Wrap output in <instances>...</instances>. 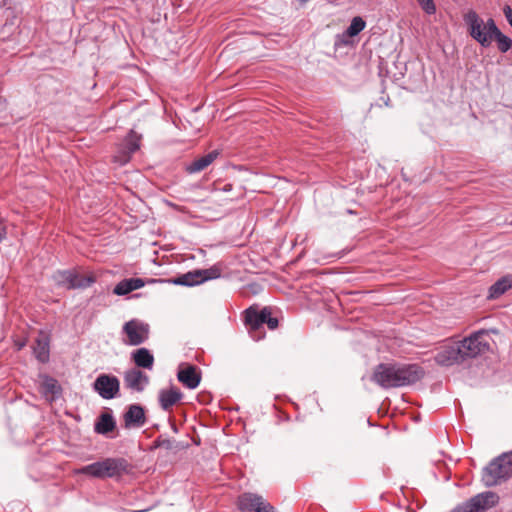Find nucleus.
<instances>
[{
    "instance_id": "f257e3e1",
    "label": "nucleus",
    "mask_w": 512,
    "mask_h": 512,
    "mask_svg": "<svg viewBox=\"0 0 512 512\" xmlns=\"http://www.w3.org/2000/svg\"><path fill=\"white\" fill-rule=\"evenodd\" d=\"M463 20L468 27L470 36L482 47H489L493 36L501 32L492 18L484 23L474 10H469L464 15Z\"/></svg>"
},
{
    "instance_id": "f03ea898",
    "label": "nucleus",
    "mask_w": 512,
    "mask_h": 512,
    "mask_svg": "<svg viewBox=\"0 0 512 512\" xmlns=\"http://www.w3.org/2000/svg\"><path fill=\"white\" fill-rule=\"evenodd\" d=\"M512 477V451L494 458L482 470V482L486 487H494Z\"/></svg>"
},
{
    "instance_id": "7ed1b4c3",
    "label": "nucleus",
    "mask_w": 512,
    "mask_h": 512,
    "mask_svg": "<svg viewBox=\"0 0 512 512\" xmlns=\"http://www.w3.org/2000/svg\"><path fill=\"white\" fill-rule=\"evenodd\" d=\"M127 462L122 458H105L79 469V473L95 478H112L126 472Z\"/></svg>"
},
{
    "instance_id": "20e7f679",
    "label": "nucleus",
    "mask_w": 512,
    "mask_h": 512,
    "mask_svg": "<svg viewBox=\"0 0 512 512\" xmlns=\"http://www.w3.org/2000/svg\"><path fill=\"white\" fill-rule=\"evenodd\" d=\"M487 332L479 330L464 338L462 341L456 342L460 348V355L463 362L467 359L476 358L480 354L489 349V343L485 340Z\"/></svg>"
},
{
    "instance_id": "39448f33",
    "label": "nucleus",
    "mask_w": 512,
    "mask_h": 512,
    "mask_svg": "<svg viewBox=\"0 0 512 512\" xmlns=\"http://www.w3.org/2000/svg\"><path fill=\"white\" fill-rule=\"evenodd\" d=\"M498 502L499 496L497 493L485 491L457 505L451 512H485L495 507Z\"/></svg>"
},
{
    "instance_id": "423d86ee",
    "label": "nucleus",
    "mask_w": 512,
    "mask_h": 512,
    "mask_svg": "<svg viewBox=\"0 0 512 512\" xmlns=\"http://www.w3.org/2000/svg\"><path fill=\"white\" fill-rule=\"evenodd\" d=\"M221 276V269L214 265L208 269H196L189 271L185 274L179 275L173 279L171 282L175 285L181 286H195L204 283L208 280L217 279Z\"/></svg>"
},
{
    "instance_id": "0eeeda50",
    "label": "nucleus",
    "mask_w": 512,
    "mask_h": 512,
    "mask_svg": "<svg viewBox=\"0 0 512 512\" xmlns=\"http://www.w3.org/2000/svg\"><path fill=\"white\" fill-rule=\"evenodd\" d=\"M142 136L130 130L123 142L118 146L113 161L120 166L127 164L131 156L140 148Z\"/></svg>"
},
{
    "instance_id": "6e6552de",
    "label": "nucleus",
    "mask_w": 512,
    "mask_h": 512,
    "mask_svg": "<svg viewBox=\"0 0 512 512\" xmlns=\"http://www.w3.org/2000/svg\"><path fill=\"white\" fill-rule=\"evenodd\" d=\"M370 380L383 389L397 388L396 364H378Z\"/></svg>"
},
{
    "instance_id": "1a4fd4ad",
    "label": "nucleus",
    "mask_w": 512,
    "mask_h": 512,
    "mask_svg": "<svg viewBox=\"0 0 512 512\" xmlns=\"http://www.w3.org/2000/svg\"><path fill=\"white\" fill-rule=\"evenodd\" d=\"M93 389L103 399H113L119 394L120 381L114 375L100 374L93 383Z\"/></svg>"
},
{
    "instance_id": "9d476101",
    "label": "nucleus",
    "mask_w": 512,
    "mask_h": 512,
    "mask_svg": "<svg viewBox=\"0 0 512 512\" xmlns=\"http://www.w3.org/2000/svg\"><path fill=\"white\" fill-rule=\"evenodd\" d=\"M397 388L415 384L421 380L425 371L418 364H396Z\"/></svg>"
},
{
    "instance_id": "9b49d317",
    "label": "nucleus",
    "mask_w": 512,
    "mask_h": 512,
    "mask_svg": "<svg viewBox=\"0 0 512 512\" xmlns=\"http://www.w3.org/2000/svg\"><path fill=\"white\" fill-rule=\"evenodd\" d=\"M269 316V309L263 308L261 311L247 309L245 322L249 326V333L251 337L259 341L264 337V333L261 331L264 324H266V318Z\"/></svg>"
},
{
    "instance_id": "f8f14e48",
    "label": "nucleus",
    "mask_w": 512,
    "mask_h": 512,
    "mask_svg": "<svg viewBox=\"0 0 512 512\" xmlns=\"http://www.w3.org/2000/svg\"><path fill=\"white\" fill-rule=\"evenodd\" d=\"M123 332L128 337V344L131 346H137L147 340L149 335V325L133 319L124 324Z\"/></svg>"
},
{
    "instance_id": "ddd939ff",
    "label": "nucleus",
    "mask_w": 512,
    "mask_h": 512,
    "mask_svg": "<svg viewBox=\"0 0 512 512\" xmlns=\"http://www.w3.org/2000/svg\"><path fill=\"white\" fill-rule=\"evenodd\" d=\"M238 506L241 512H275L273 506L261 496L251 493L240 496Z\"/></svg>"
},
{
    "instance_id": "4468645a",
    "label": "nucleus",
    "mask_w": 512,
    "mask_h": 512,
    "mask_svg": "<svg viewBox=\"0 0 512 512\" xmlns=\"http://www.w3.org/2000/svg\"><path fill=\"white\" fill-rule=\"evenodd\" d=\"M434 360L441 366H452L463 362L456 342L442 346L435 354Z\"/></svg>"
},
{
    "instance_id": "2eb2a0df",
    "label": "nucleus",
    "mask_w": 512,
    "mask_h": 512,
    "mask_svg": "<svg viewBox=\"0 0 512 512\" xmlns=\"http://www.w3.org/2000/svg\"><path fill=\"white\" fill-rule=\"evenodd\" d=\"M123 421L126 429L143 427L147 422L144 408L140 404L129 405L123 414Z\"/></svg>"
},
{
    "instance_id": "dca6fc26",
    "label": "nucleus",
    "mask_w": 512,
    "mask_h": 512,
    "mask_svg": "<svg viewBox=\"0 0 512 512\" xmlns=\"http://www.w3.org/2000/svg\"><path fill=\"white\" fill-rule=\"evenodd\" d=\"M177 379L188 389H195L200 384L201 373L194 365L182 364L179 367Z\"/></svg>"
},
{
    "instance_id": "f3484780",
    "label": "nucleus",
    "mask_w": 512,
    "mask_h": 512,
    "mask_svg": "<svg viewBox=\"0 0 512 512\" xmlns=\"http://www.w3.org/2000/svg\"><path fill=\"white\" fill-rule=\"evenodd\" d=\"M124 384L128 389L142 392L149 384V377L141 370L133 368L125 372Z\"/></svg>"
},
{
    "instance_id": "a211bd4d",
    "label": "nucleus",
    "mask_w": 512,
    "mask_h": 512,
    "mask_svg": "<svg viewBox=\"0 0 512 512\" xmlns=\"http://www.w3.org/2000/svg\"><path fill=\"white\" fill-rule=\"evenodd\" d=\"M183 397L182 392L176 387H170L169 389H162L159 391L158 400L160 407L168 411Z\"/></svg>"
},
{
    "instance_id": "6ab92c4d",
    "label": "nucleus",
    "mask_w": 512,
    "mask_h": 512,
    "mask_svg": "<svg viewBox=\"0 0 512 512\" xmlns=\"http://www.w3.org/2000/svg\"><path fill=\"white\" fill-rule=\"evenodd\" d=\"M33 352L36 359L40 363H47L50 358V339L49 336L43 332L35 340Z\"/></svg>"
},
{
    "instance_id": "aec40b11",
    "label": "nucleus",
    "mask_w": 512,
    "mask_h": 512,
    "mask_svg": "<svg viewBox=\"0 0 512 512\" xmlns=\"http://www.w3.org/2000/svg\"><path fill=\"white\" fill-rule=\"evenodd\" d=\"M218 155L219 152L217 150H213L204 156L194 159L190 164L187 165L186 171L189 174L201 172L204 169H206L209 165H211L218 157Z\"/></svg>"
},
{
    "instance_id": "412c9836",
    "label": "nucleus",
    "mask_w": 512,
    "mask_h": 512,
    "mask_svg": "<svg viewBox=\"0 0 512 512\" xmlns=\"http://www.w3.org/2000/svg\"><path fill=\"white\" fill-rule=\"evenodd\" d=\"M41 390L43 395L50 401H53L61 394V387L58 384V381L47 375L43 377V381L41 383Z\"/></svg>"
},
{
    "instance_id": "4be33fe9",
    "label": "nucleus",
    "mask_w": 512,
    "mask_h": 512,
    "mask_svg": "<svg viewBox=\"0 0 512 512\" xmlns=\"http://www.w3.org/2000/svg\"><path fill=\"white\" fill-rule=\"evenodd\" d=\"M144 286V281L141 278H129L120 281L114 288L113 292L116 295H126L134 290Z\"/></svg>"
},
{
    "instance_id": "5701e85b",
    "label": "nucleus",
    "mask_w": 512,
    "mask_h": 512,
    "mask_svg": "<svg viewBox=\"0 0 512 512\" xmlns=\"http://www.w3.org/2000/svg\"><path fill=\"white\" fill-rule=\"evenodd\" d=\"M116 427L114 417L109 413H102L94 425V431L101 435H107L112 432Z\"/></svg>"
},
{
    "instance_id": "b1692460",
    "label": "nucleus",
    "mask_w": 512,
    "mask_h": 512,
    "mask_svg": "<svg viewBox=\"0 0 512 512\" xmlns=\"http://www.w3.org/2000/svg\"><path fill=\"white\" fill-rule=\"evenodd\" d=\"M512 287V277L504 276L498 279L490 288H489V299H496L503 295L508 289Z\"/></svg>"
},
{
    "instance_id": "393cba45",
    "label": "nucleus",
    "mask_w": 512,
    "mask_h": 512,
    "mask_svg": "<svg viewBox=\"0 0 512 512\" xmlns=\"http://www.w3.org/2000/svg\"><path fill=\"white\" fill-rule=\"evenodd\" d=\"M133 360L138 367L151 370L154 364V356L147 348H139L133 352Z\"/></svg>"
},
{
    "instance_id": "a878e982",
    "label": "nucleus",
    "mask_w": 512,
    "mask_h": 512,
    "mask_svg": "<svg viewBox=\"0 0 512 512\" xmlns=\"http://www.w3.org/2000/svg\"><path fill=\"white\" fill-rule=\"evenodd\" d=\"M54 278L59 285L67 289H73L72 284L76 280V273L70 270L58 271Z\"/></svg>"
},
{
    "instance_id": "bb28decb",
    "label": "nucleus",
    "mask_w": 512,
    "mask_h": 512,
    "mask_svg": "<svg viewBox=\"0 0 512 512\" xmlns=\"http://www.w3.org/2000/svg\"><path fill=\"white\" fill-rule=\"evenodd\" d=\"M365 26V21L360 16H356L352 19L350 25L346 29L345 35L349 37L356 36L365 28Z\"/></svg>"
},
{
    "instance_id": "cd10ccee",
    "label": "nucleus",
    "mask_w": 512,
    "mask_h": 512,
    "mask_svg": "<svg viewBox=\"0 0 512 512\" xmlns=\"http://www.w3.org/2000/svg\"><path fill=\"white\" fill-rule=\"evenodd\" d=\"M96 281L92 275L83 276L76 273V280L72 284L73 289H84L91 286Z\"/></svg>"
},
{
    "instance_id": "c85d7f7f",
    "label": "nucleus",
    "mask_w": 512,
    "mask_h": 512,
    "mask_svg": "<svg viewBox=\"0 0 512 512\" xmlns=\"http://www.w3.org/2000/svg\"><path fill=\"white\" fill-rule=\"evenodd\" d=\"M493 39L496 40L499 51L502 53H506L512 47V40L510 37L504 35L502 32H499Z\"/></svg>"
},
{
    "instance_id": "c756f323",
    "label": "nucleus",
    "mask_w": 512,
    "mask_h": 512,
    "mask_svg": "<svg viewBox=\"0 0 512 512\" xmlns=\"http://www.w3.org/2000/svg\"><path fill=\"white\" fill-rule=\"evenodd\" d=\"M417 2L423 11L428 15H433L436 13V5L434 0H417Z\"/></svg>"
},
{
    "instance_id": "7c9ffc66",
    "label": "nucleus",
    "mask_w": 512,
    "mask_h": 512,
    "mask_svg": "<svg viewBox=\"0 0 512 512\" xmlns=\"http://www.w3.org/2000/svg\"><path fill=\"white\" fill-rule=\"evenodd\" d=\"M266 324L269 329L274 330L278 327V319L271 316V312L269 311V316L266 318Z\"/></svg>"
},
{
    "instance_id": "2f4dec72",
    "label": "nucleus",
    "mask_w": 512,
    "mask_h": 512,
    "mask_svg": "<svg viewBox=\"0 0 512 512\" xmlns=\"http://www.w3.org/2000/svg\"><path fill=\"white\" fill-rule=\"evenodd\" d=\"M505 18L512 28V8L509 5H505L503 8Z\"/></svg>"
},
{
    "instance_id": "473e14b6",
    "label": "nucleus",
    "mask_w": 512,
    "mask_h": 512,
    "mask_svg": "<svg viewBox=\"0 0 512 512\" xmlns=\"http://www.w3.org/2000/svg\"><path fill=\"white\" fill-rule=\"evenodd\" d=\"M157 447H163L165 449H171L172 448V442L169 439L164 440H157L155 442Z\"/></svg>"
},
{
    "instance_id": "72a5a7b5",
    "label": "nucleus",
    "mask_w": 512,
    "mask_h": 512,
    "mask_svg": "<svg viewBox=\"0 0 512 512\" xmlns=\"http://www.w3.org/2000/svg\"><path fill=\"white\" fill-rule=\"evenodd\" d=\"M5 104H6L5 99L0 96V109H4L6 106Z\"/></svg>"
},
{
    "instance_id": "f704fd0d",
    "label": "nucleus",
    "mask_w": 512,
    "mask_h": 512,
    "mask_svg": "<svg viewBox=\"0 0 512 512\" xmlns=\"http://www.w3.org/2000/svg\"><path fill=\"white\" fill-rule=\"evenodd\" d=\"M300 3H306L308 2L309 0H298Z\"/></svg>"
},
{
    "instance_id": "c9c22d12",
    "label": "nucleus",
    "mask_w": 512,
    "mask_h": 512,
    "mask_svg": "<svg viewBox=\"0 0 512 512\" xmlns=\"http://www.w3.org/2000/svg\"><path fill=\"white\" fill-rule=\"evenodd\" d=\"M2 239H3V236H2V234L0 233V242L2 241Z\"/></svg>"
},
{
    "instance_id": "e433bc0d",
    "label": "nucleus",
    "mask_w": 512,
    "mask_h": 512,
    "mask_svg": "<svg viewBox=\"0 0 512 512\" xmlns=\"http://www.w3.org/2000/svg\"><path fill=\"white\" fill-rule=\"evenodd\" d=\"M130 512H140V511H130Z\"/></svg>"
}]
</instances>
